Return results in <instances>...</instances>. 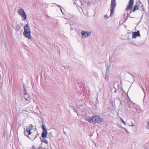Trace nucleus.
Listing matches in <instances>:
<instances>
[{"instance_id":"1","label":"nucleus","mask_w":149,"mask_h":149,"mask_svg":"<svg viewBox=\"0 0 149 149\" xmlns=\"http://www.w3.org/2000/svg\"><path fill=\"white\" fill-rule=\"evenodd\" d=\"M86 120L90 123L95 125L96 123H101L104 120L98 116H95L87 118Z\"/></svg>"},{"instance_id":"2","label":"nucleus","mask_w":149,"mask_h":149,"mask_svg":"<svg viewBox=\"0 0 149 149\" xmlns=\"http://www.w3.org/2000/svg\"><path fill=\"white\" fill-rule=\"evenodd\" d=\"M33 126L32 125H30L29 126H27L26 129L24 131V133L25 135L27 136L31 140H34L36 137V135L32 136V135L31 131L33 129Z\"/></svg>"},{"instance_id":"3","label":"nucleus","mask_w":149,"mask_h":149,"mask_svg":"<svg viewBox=\"0 0 149 149\" xmlns=\"http://www.w3.org/2000/svg\"><path fill=\"white\" fill-rule=\"evenodd\" d=\"M134 1V0H129L127 6L126 10L127 11L131 10L130 13L135 12L136 10L139 9V7L137 5H135L132 11V10L133 7V4Z\"/></svg>"},{"instance_id":"4","label":"nucleus","mask_w":149,"mask_h":149,"mask_svg":"<svg viewBox=\"0 0 149 149\" xmlns=\"http://www.w3.org/2000/svg\"><path fill=\"white\" fill-rule=\"evenodd\" d=\"M24 31L23 33L24 36L29 39H31V31L29 26L27 24L24 26Z\"/></svg>"},{"instance_id":"5","label":"nucleus","mask_w":149,"mask_h":149,"mask_svg":"<svg viewBox=\"0 0 149 149\" xmlns=\"http://www.w3.org/2000/svg\"><path fill=\"white\" fill-rule=\"evenodd\" d=\"M17 12L19 15L21 17L22 20L24 21L26 19L27 17L26 13L23 9H20L18 10Z\"/></svg>"},{"instance_id":"6","label":"nucleus","mask_w":149,"mask_h":149,"mask_svg":"<svg viewBox=\"0 0 149 149\" xmlns=\"http://www.w3.org/2000/svg\"><path fill=\"white\" fill-rule=\"evenodd\" d=\"M116 0H111V6L110 9L111 15H112L114 12V9L116 6Z\"/></svg>"},{"instance_id":"7","label":"nucleus","mask_w":149,"mask_h":149,"mask_svg":"<svg viewBox=\"0 0 149 149\" xmlns=\"http://www.w3.org/2000/svg\"><path fill=\"white\" fill-rule=\"evenodd\" d=\"M82 37L83 38H85L91 35V32L85 31H82L81 32Z\"/></svg>"},{"instance_id":"8","label":"nucleus","mask_w":149,"mask_h":149,"mask_svg":"<svg viewBox=\"0 0 149 149\" xmlns=\"http://www.w3.org/2000/svg\"><path fill=\"white\" fill-rule=\"evenodd\" d=\"M43 130V132L42 134V136L43 138H45L47 136V131L45 128L44 125H42V126Z\"/></svg>"},{"instance_id":"9","label":"nucleus","mask_w":149,"mask_h":149,"mask_svg":"<svg viewBox=\"0 0 149 149\" xmlns=\"http://www.w3.org/2000/svg\"><path fill=\"white\" fill-rule=\"evenodd\" d=\"M24 97L25 98V100L29 101L30 99V96L27 93L26 91L25 90V89H24Z\"/></svg>"},{"instance_id":"10","label":"nucleus","mask_w":149,"mask_h":149,"mask_svg":"<svg viewBox=\"0 0 149 149\" xmlns=\"http://www.w3.org/2000/svg\"><path fill=\"white\" fill-rule=\"evenodd\" d=\"M140 36V35L139 31L136 32H133L132 33V38H135L137 37Z\"/></svg>"},{"instance_id":"11","label":"nucleus","mask_w":149,"mask_h":149,"mask_svg":"<svg viewBox=\"0 0 149 149\" xmlns=\"http://www.w3.org/2000/svg\"><path fill=\"white\" fill-rule=\"evenodd\" d=\"M42 141L47 144L48 143V141L45 138L43 139Z\"/></svg>"},{"instance_id":"12","label":"nucleus","mask_w":149,"mask_h":149,"mask_svg":"<svg viewBox=\"0 0 149 149\" xmlns=\"http://www.w3.org/2000/svg\"><path fill=\"white\" fill-rule=\"evenodd\" d=\"M120 119L121 120V121H122V122L125 125V122L123 120V119L121 118H120Z\"/></svg>"},{"instance_id":"13","label":"nucleus","mask_w":149,"mask_h":149,"mask_svg":"<svg viewBox=\"0 0 149 149\" xmlns=\"http://www.w3.org/2000/svg\"><path fill=\"white\" fill-rule=\"evenodd\" d=\"M124 129H125V130L126 131V132L127 133H129V132H128V131H127V130L125 128H124Z\"/></svg>"}]
</instances>
